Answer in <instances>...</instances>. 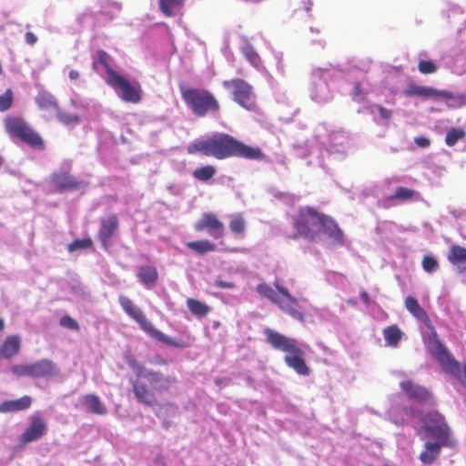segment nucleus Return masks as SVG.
Segmentation results:
<instances>
[{"mask_svg":"<svg viewBox=\"0 0 466 466\" xmlns=\"http://www.w3.org/2000/svg\"><path fill=\"white\" fill-rule=\"evenodd\" d=\"M188 154H201L222 160L229 157H242L250 160H262L265 154L258 147H250L226 133H214L205 139L190 143Z\"/></svg>","mask_w":466,"mask_h":466,"instance_id":"f257e3e1","label":"nucleus"},{"mask_svg":"<svg viewBox=\"0 0 466 466\" xmlns=\"http://www.w3.org/2000/svg\"><path fill=\"white\" fill-rule=\"evenodd\" d=\"M136 377L130 379L132 391L136 400L147 407L157 404L156 393L167 392L177 382L175 376H166L159 370L147 369L134 361L130 364Z\"/></svg>","mask_w":466,"mask_h":466,"instance_id":"f03ea898","label":"nucleus"},{"mask_svg":"<svg viewBox=\"0 0 466 466\" xmlns=\"http://www.w3.org/2000/svg\"><path fill=\"white\" fill-rule=\"evenodd\" d=\"M406 309L419 321L422 322L431 329L428 336L430 342V351L441 366L442 370L453 375L456 379L466 380V366L457 361L447 348L438 338V334L432 325V322L425 309L419 304L416 298L412 296L406 297L404 300Z\"/></svg>","mask_w":466,"mask_h":466,"instance_id":"7ed1b4c3","label":"nucleus"},{"mask_svg":"<svg viewBox=\"0 0 466 466\" xmlns=\"http://www.w3.org/2000/svg\"><path fill=\"white\" fill-rule=\"evenodd\" d=\"M264 334L267 342L278 350L286 352L285 363L299 375L309 376L310 370L306 364L304 351L298 346L295 339L288 338L271 329H265Z\"/></svg>","mask_w":466,"mask_h":466,"instance_id":"20e7f679","label":"nucleus"},{"mask_svg":"<svg viewBox=\"0 0 466 466\" xmlns=\"http://www.w3.org/2000/svg\"><path fill=\"white\" fill-rule=\"evenodd\" d=\"M179 91L184 103L194 116L205 117L208 114H219L220 104L215 95L208 89L180 85Z\"/></svg>","mask_w":466,"mask_h":466,"instance_id":"39448f33","label":"nucleus"},{"mask_svg":"<svg viewBox=\"0 0 466 466\" xmlns=\"http://www.w3.org/2000/svg\"><path fill=\"white\" fill-rule=\"evenodd\" d=\"M118 302L124 311L133 319L140 327V329L148 334L150 337L156 339L157 340L171 347L185 349L188 346L183 340H176L167 335H165L160 330L157 329L153 324L147 319L146 315L143 311L137 307L133 301L126 296H119Z\"/></svg>","mask_w":466,"mask_h":466,"instance_id":"423d86ee","label":"nucleus"},{"mask_svg":"<svg viewBox=\"0 0 466 466\" xmlns=\"http://www.w3.org/2000/svg\"><path fill=\"white\" fill-rule=\"evenodd\" d=\"M277 291H275L269 285L260 283L257 286L256 289L259 295L267 298L272 303L276 304L282 311L292 317L293 319L304 321V314L299 310V302L296 298L290 295L286 288L275 283Z\"/></svg>","mask_w":466,"mask_h":466,"instance_id":"0eeeda50","label":"nucleus"},{"mask_svg":"<svg viewBox=\"0 0 466 466\" xmlns=\"http://www.w3.org/2000/svg\"><path fill=\"white\" fill-rule=\"evenodd\" d=\"M321 214L312 207L300 208L292 218L293 227L296 229L292 238L302 237L309 241H317L319 238L318 228Z\"/></svg>","mask_w":466,"mask_h":466,"instance_id":"6e6552de","label":"nucleus"},{"mask_svg":"<svg viewBox=\"0 0 466 466\" xmlns=\"http://www.w3.org/2000/svg\"><path fill=\"white\" fill-rule=\"evenodd\" d=\"M5 131L11 136L19 138L33 149L44 150V139L25 119L17 116H7L5 119Z\"/></svg>","mask_w":466,"mask_h":466,"instance_id":"1a4fd4ad","label":"nucleus"},{"mask_svg":"<svg viewBox=\"0 0 466 466\" xmlns=\"http://www.w3.org/2000/svg\"><path fill=\"white\" fill-rule=\"evenodd\" d=\"M422 428L429 437L442 441L448 448H453L456 441L451 437V431L444 417L437 412H429L421 418Z\"/></svg>","mask_w":466,"mask_h":466,"instance_id":"9d476101","label":"nucleus"},{"mask_svg":"<svg viewBox=\"0 0 466 466\" xmlns=\"http://www.w3.org/2000/svg\"><path fill=\"white\" fill-rule=\"evenodd\" d=\"M222 86L229 92L232 99L240 106L252 110L255 106L252 86L242 78L224 80Z\"/></svg>","mask_w":466,"mask_h":466,"instance_id":"9b49d317","label":"nucleus"},{"mask_svg":"<svg viewBox=\"0 0 466 466\" xmlns=\"http://www.w3.org/2000/svg\"><path fill=\"white\" fill-rule=\"evenodd\" d=\"M113 77L106 78V83L115 89L118 96L127 103L137 104L142 99V89L138 83L131 84L124 76L113 74Z\"/></svg>","mask_w":466,"mask_h":466,"instance_id":"f8f14e48","label":"nucleus"},{"mask_svg":"<svg viewBox=\"0 0 466 466\" xmlns=\"http://www.w3.org/2000/svg\"><path fill=\"white\" fill-rule=\"evenodd\" d=\"M47 431L46 420L39 415L30 417V424L19 436L18 441L21 447L42 439Z\"/></svg>","mask_w":466,"mask_h":466,"instance_id":"ddd939ff","label":"nucleus"},{"mask_svg":"<svg viewBox=\"0 0 466 466\" xmlns=\"http://www.w3.org/2000/svg\"><path fill=\"white\" fill-rule=\"evenodd\" d=\"M118 228L119 219L116 214L111 213L101 218L97 238L104 249L107 250L109 248L111 238L114 237Z\"/></svg>","mask_w":466,"mask_h":466,"instance_id":"4468645a","label":"nucleus"},{"mask_svg":"<svg viewBox=\"0 0 466 466\" xmlns=\"http://www.w3.org/2000/svg\"><path fill=\"white\" fill-rule=\"evenodd\" d=\"M318 230H319V234L323 233L326 235L333 244L339 246L343 245V231L331 217L322 213Z\"/></svg>","mask_w":466,"mask_h":466,"instance_id":"2eb2a0df","label":"nucleus"},{"mask_svg":"<svg viewBox=\"0 0 466 466\" xmlns=\"http://www.w3.org/2000/svg\"><path fill=\"white\" fill-rule=\"evenodd\" d=\"M197 231L208 229L209 234L216 239L221 238L225 235L223 223L212 213H205L201 219L195 225Z\"/></svg>","mask_w":466,"mask_h":466,"instance_id":"dca6fc26","label":"nucleus"},{"mask_svg":"<svg viewBox=\"0 0 466 466\" xmlns=\"http://www.w3.org/2000/svg\"><path fill=\"white\" fill-rule=\"evenodd\" d=\"M51 183L58 192L73 191L82 187V182L76 180L68 173H54L51 176Z\"/></svg>","mask_w":466,"mask_h":466,"instance_id":"f3484780","label":"nucleus"},{"mask_svg":"<svg viewBox=\"0 0 466 466\" xmlns=\"http://www.w3.org/2000/svg\"><path fill=\"white\" fill-rule=\"evenodd\" d=\"M21 349L19 335H8L0 345V359L10 360L16 356Z\"/></svg>","mask_w":466,"mask_h":466,"instance_id":"a211bd4d","label":"nucleus"},{"mask_svg":"<svg viewBox=\"0 0 466 466\" xmlns=\"http://www.w3.org/2000/svg\"><path fill=\"white\" fill-rule=\"evenodd\" d=\"M80 402L86 411L94 415H106L107 408L100 398L96 394H86L81 397Z\"/></svg>","mask_w":466,"mask_h":466,"instance_id":"6ab92c4d","label":"nucleus"},{"mask_svg":"<svg viewBox=\"0 0 466 466\" xmlns=\"http://www.w3.org/2000/svg\"><path fill=\"white\" fill-rule=\"evenodd\" d=\"M56 365L50 360H40L32 363V378H47L58 373Z\"/></svg>","mask_w":466,"mask_h":466,"instance_id":"aec40b11","label":"nucleus"},{"mask_svg":"<svg viewBox=\"0 0 466 466\" xmlns=\"http://www.w3.org/2000/svg\"><path fill=\"white\" fill-rule=\"evenodd\" d=\"M402 391L410 398L420 402L427 401L431 398L430 392L423 387L415 384L411 380L400 383Z\"/></svg>","mask_w":466,"mask_h":466,"instance_id":"412c9836","label":"nucleus"},{"mask_svg":"<svg viewBox=\"0 0 466 466\" xmlns=\"http://www.w3.org/2000/svg\"><path fill=\"white\" fill-rule=\"evenodd\" d=\"M37 107L46 112H56L59 104L56 96L47 90H40L35 97Z\"/></svg>","mask_w":466,"mask_h":466,"instance_id":"4be33fe9","label":"nucleus"},{"mask_svg":"<svg viewBox=\"0 0 466 466\" xmlns=\"http://www.w3.org/2000/svg\"><path fill=\"white\" fill-rule=\"evenodd\" d=\"M442 447H448V445L442 444V441H439L436 442L427 441L424 445V450L420 454V461L423 464H432L439 457Z\"/></svg>","mask_w":466,"mask_h":466,"instance_id":"5701e85b","label":"nucleus"},{"mask_svg":"<svg viewBox=\"0 0 466 466\" xmlns=\"http://www.w3.org/2000/svg\"><path fill=\"white\" fill-rule=\"evenodd\" d=\"M32 404L31 397L25 395L17 400H11L3 401L0 404V412L7 413V412H16L20 410H25L30 408Z\"/></svg>","mask_w":466,"mask_h":466,"instance_id":"b1692460","label":"nucleus"},{"mask_svg":"<svg viewBox=\"0 0 466 466\" xmlns=\"http://www.w3.org/2000/svg\"><path fill=\"white\" fill-rule=\"evenodd\" d=\"M137 278L148 289L152 288L158 279V272L154 266H142L138 268Z\"/></svg>","mask_w":466,"mask_h":466,"instance_id":"393cba45","label":"nucleus"},{"mask_svg":"<svg viewBox=\"0 0 466 466\" xmlns=\"http://www.w3.org/2000/svg\"><path fill=\"white\" fill-rule=\"evenodd\" d=\"M441 90L431 86L410 85L406 90L405 95L409 96H420L424 98L439 97Z\"/></svg>","mask_w":466,"mask_h":466,"instance_id":"a878e982","label":"nucleus"},{"mask_svg":"<svg viewBox=\"0 0 466 466\" xmlns=\"http://www.w3.org/2000/svg\"><path fill=\"white\" fill-rule=\"evenodd\" d=\"M439 98L445 99L447 106L450 108H460L466 105L465 95L453 94L447 90H441Z\"/></svg>","mask_w":466,"mask_h":466,"instance_id":"bb28decb","label":"nucleus"},{"mask_svg":"<svg viewBox=\"0 0 466 466\" xmlns=\"http://www.w3.org/2000/svg\"><path fill=\"white\" fill-rule=\"evenodd\" d=\"M447 258L453 265L466 264V248L452 245L450 248Z\"/></svg>","mask_w":466,"mask_h":466,"instance_id":"cd10ccee","label":"nucleus"},{"mask_svg":"<svg viewBox=\"0 0 466 466\" xmlns=\"http://www.w3.org/2000/svg\"><path fill=\"white\" fill-rule=\"evenodd\" d=\"M185 0H158V7L162 14L167 17L175 15V11L181 8Z\"/></svg>","mask_w":466,"mask_h":466,"instance_id":"c85d7f7f","label":"nucleus"},{"mask_svg":"<svg viewBox=\"0 0 466 466\" xmlns=\"http://www.w3.org/2000/svg\"><path fill=\"white\" fill-rule=\"evenodd\" d=\"M186 246L195 251L198 254H205L208 252H213L216 250L217 247L214 243L208 239L190 241L186 244Z\"/></svg>","mask_w":466,"mask_h":466,"instance_id":"c756f323","label":"nucleus"},{"mask_svg":"<svg viewBox=\"0 0 466 466\" xmlns=\"http://www.w3.org/2000/svg\"><path fill=\"white\" fill-rule=\"evenodd\" d=\"M187 306L189 311L198 318L206 317L210 311V308L206 303L196 299H187Z\"/></svg>","mask_w":466,"mask_h":466,"instance_id":"7c9ffc66","label":"nucleus"},{"mask_svg":"<svg viewBox=\"0 0 466 466\" xmlns=\"http://www.w3.org/2000/svg\"><path fill=\"white\" fill-rule=\"evenodd\" d=\"M96 58L97 61H94L92 64V67L94 70H97V64H100L103 66L106 71L107 77L111 78L113 77V74H117L111 66H110V56L104 50H98L96 52Z\"/></svg>","mask_w":466,"mask_h":466,"instance_id":"2f4dec72","label":"nucleus"},{"mask_svg":"<svg viewBox=\"0 0 466 466\" xmlns=\"http://www.w3.org/2000/svg\"><path fill=\"white\" fill-rule=\"evenodd\" d=\"M385 341L388 345L396 347L401 339V331L398 326L392 325L383 330Z\"/></svg>","mask_w":466,"mask_h":466,"instance_id":"473e14b6","label":"nucleus"},{"mask_svg":"<svg viewBox=\"0 0 466 466\" xmlns=\"http://www.w3.org/2000/svg\"><path fill=\"white\" fill-rule=\"evenodd\" d=\"M56 113L59 122H61L65 126H76L80 123L81 118L76 114L64 111L60 107Z\"/></svg>","mask_w":466,"mask_h":466,"instance_id":"72a5a7b5","label":"nucleus"},{"mask_svg":"<svg viewBox=\"0 0 466 466\" xmlns=\"http://www.w3.org/2000/svg\"><path fill=\"white\" fill-rule=\"evenodd\" d=\"M419 193L413 189L399 187H397L395 193L390 197V200L398 199L400 201H408L411 200L416 197H419Z\"/></svg>","mask_w":466,"mask_h":466,"instance_id":"f704fd0d","label":"nucleus"},{"mask_svg":"<svg viewBox=\"0 0 466 466\" xmlns=\"http://www.w3.org/2000/svg\"><path fill=\"white\" fill-rule=\"evenodd\" d=\"M230 230L239 236L244 237L246 231V221L241 214L235 215L229 222Z\"/></svg>","mask_w":466,"mask_h":466,"instance_id":"c9c22d12","label":"nucleus"},{"mask_svg":"<svg viewBox=\"0 0 466 466\" xmlns=\"http://www.w3.org/2000/svg\"><path fill=\"white\" fill-rule=\"evenodd\" d=\"M216 172L217 170L213 166L207 165L195 169L193 177L199 181H208L215 176Z\"/></svg>","mask_w":466,"mask_h":466,"instance_id":"e433bc0d","label":"nucleus"},{"mask_svg":"<svg viewBox=\"0 0 466 466\" xmlns=\"http://www.w3.org/2000/svg\"><path fill=\"white\" fill-rule=\"evenodd\" d=\"M466 136L465 131L462 128H451L446 134L445 143L449 147H453L460 139H462Z\"/></svg>","mask_w":466,"mask_h":466,"instance_id":"4c0bfd02","label":"nucleus"},{"mask_svg":"<svg viewBox=\"0 0 466 466\" xmlns=\"http://www.w3.org/2000/svg\"><path fill=\"white\" fill-rule=\"evenodd\" d=\"M242 53L246 59L255 67H258L261 64V59L257 51L251 46H246L242 49Z\"/></svg>","mask_w":466,"mask_h":466,"instance_id":"58836bf2","label":"nucleus"},{"mask_svg":"<svg viewBox=\"0 0 466 466\" xmlns=\"http://www.w3.org/2000/svg\"><path fill=\"white\" fill-rule=\"evenodd\" d=\"M92 246H93V241L89 238H82V239H76V240L72 241L67 246V250L69 252H74V251H76L77 249H87V248H90Z\"/></svg>","mask_w":466,"mask_h":466,"instance_id":"ea45409f","label":"nucleus"},{"mask_svg":"<svg viewBox=\"0 0 466 466\" xmlns=\"http://www.w3.org/2000/svg\"><path fill=\"white\" fill-rule=\"evenodd\" d=\"M14 102V95L11 89H7L3 95L0 96V111L5 112L8 110Z\"/></svg>","mask_w":466,"mask_h":466,"instance_id":"a19ab883","label":"nucleus"},{"mask_svg":"<svg viewBox=\"0 0 466 466\" xmlns=\"http://www.w3.org/2000/svg\"><path fill=\"white\" fill-rule=\"evenodd\" d=\"M419 71L423 75L434 74L438 66L431 60H420L418 64Z\"/></svg>","mask_w":466,"mask_h":466,"instance_id":"79ce46f5","label":"nucleus"},{"mask_svg":"<svg viewBox=\"0 0 466 466\" xmlns=\"http://www.w3.org/2000/svg\"><path fill=\"white\" fill-rule=\"evenodd\" d=\"M11 370L17 377H32V363L14 365Z\"/></svg>","mask_w":466,"mask_h":466,"instance_id":"37998d69","label":"nucleus"},{"mask_svg":"<svg viewBox=\"0 0 466 466\" xmlns=\"http://www.w3.org/2000/svg\"><path fill=\"white\" fill-rule=\"evenodd\" d=\"M439 267L437 259L430 255L424 256L422 259V268L423 269L428 272L431 273L435 271Z\"/></svg>","mask_w":466,"mask_h":466,"instance_id":"c03bdc74","label":"nucleus"},{"mask_svg":"<svg viewBox=\"0 0 466 466\" xmlns=\"http://www.w3.org/2000/svg\"><path fill=\"white\" fill-rule=\"evenodd\" d=\"M59 324L62 327L66 328L71 330H79L80 329V327H79V324L77 323V321L68 315H65L64 317H62L59 320Z\"/></svg>","mask_w":466,"mask_h":466,"instance_id":"a18cd8bd","label":"nucleus"},{"mask_svg":"<svg viewBox=\"0 0 466 466\" xmlns=\"http://www.w3.org/2000/svg\"><path fill=\"white\" fill-rule=\"evenodd\" d=\"M352 96H353V99L357 100V101H363L365 99L362 86L360 82H356L354 84Z\"/></svg>","mask_w":466,"mask_h":466,"instance_id":"49530a36","label":"nucleus"},{"mask_svg":"<svg viewBox=\"0 0 466 466\" xmlns=\"http://www.w3.org/2000/svg\"><path fill=\"white\" fill-rule=\"evenodd\" d=\"M377 109L379 111V114H380V116L382 118V119H385V120H390V117H391V111L387 109L386 107L382 106H377Z\"/></svg>","mask_w":466,"mask_h":466,"instance_id":"de8ad7c7","label":"nucleus"},{"mask_svg":"<svg viewBox=\"0 0 466 466\" xmlns=\"http://www.w3.org/2000/svg\"><path fill=\"white\" fill-rule=\"evenodd\" d=\"M414 142L420 147H428L431 144L430 139L424 137H415Z\"/></svg>","mask_w":466,"mask_h":466,"instance_id":"09e8293b","label":"nucleus"},{"mask_svg":"<svg viewBox=\"0 0 466 466\" xmlns=\"http://www.w3.org/2000/svg\"><path fill=\"white\" fill-rule=\"evenodd\" d=\"M215 286L219 289H233L235 287V284L233 282L217 279L215 282Z\"/></svg>","mask_w":466,"mask_h":466,"instance_id":"8fccbe9b","label":"nucleus"},{"mask_svg":"<svg viewBox=\"0 0 466 466\" xmlns=\"http://www.w3.org/2000/svg\"><path fill=\"white\" fill-rule=\"evenodd\" d=\"M25 42L30 46H33L37 42L36 35L32 32H27L25 35Z\"/></svg>","mask_w":466,"mask_h":466,"instance_id":"3c124183","label":"nucleus"},{"mask_svg":"<svg viewBox=\"0 0 466 466\" xmlns=\"http://www.w3.org/2000/svg\"><path fill=\"white\" fill-rule=\"evenodd\" d=\"M361 300L365 303V305H370V299L367 291L363 290L360 294Z\"/></svg>","mask_w":466,"mask_h":466,"instance_id":"603ef678","label":"nucleus"},{"mask_svg":"<svg viewBox=\"0 0 466 466\" xmlns=\"http://www.w3.org/2000/svg\"><path fill=\"white\" fill-rule=\"evenodd\" d=\"M153 364L159 365V366H166L167 364V360L161 357L156 358L153 361Z\"/></svg>","mask_w":466,"mask_h":466,"instance_id":"864d4df0","label":"nucleus"},{"mask_svg":"<svg viewBox=\"0 0 466 466\" xmlns=\"http://www.w3.org/2000/svg\"><path fill=\"white\" fill-rule=\"evenodd\" d=\"M79 76H80V74H79V72H78V71H76V70H74V69H73V70H71V71L69 72V78H70L71 80H77V79L79 78Z\"/></svg>","mask_w":466,"mask_h":466,"instance_id":"5fc2aeb1","label":"nucleus"},{"mask_svg":"<svg viewBox=\"0 0 466 466\" xmlns=\"http://www.w3.org/2000/svg\"><path fill=\"white\" fill-rule=\"evenodd\" d=\"M5 329V321L0 318V331L4 330Z\"/></svg>","mask_w":466,"mask_h":466,"instance_id":"6e6d98bb","label":"nucleus"},{"mask_svg":"<svg viewBox=\"0 0 466 466\" xmlns=\"http://www.w3.org/2000/svg\"><path fill=\"white\" fill-rule=\"evenodd\" d=\"M394 422L398 425H402L404 424V420H399L397 418L394 419Z\"/></svg>","mask_w":466,"mask_h":466,"instance_id":"4d7b16f0","label":"nucleus"},{"mask_svg":"<svg viewBox=\"0 0 466 466\" xmlns=\"http://www.w3.org/2000/svg\"><path fill=\"white\" fill-rule=\"evenodd\" d=\"M310 9H311V3H309L308 5L305 6V10L307 12H309V11H310Z\"/></svg>","mask_w":466,"mask_h":466,"instance_id":"13d9d810","label":"nucleus"},{"mask_svg":"<svg viewBox=\"0 0 466 466\" xmlns=\"http://www.w3.org/2000/svg\"><path fill=\"white\" fill-rule=\"evenodd\" d=\"M403 410L406 414L410 413L412 411V410L409 408H405Z\"/></svg>","mask_w":466,"mask_h":466,"instance_id":"bf43d9fd","label":"nucleus"},{"mask_svg":"<svg viewBox=\"0 0 466 466\" xmlns=\"http://www.w3.org/2000/svg\"><path fill=\"white\" fill-rule=\"evenodd\" d=\"M462 385H465L466 386V380H459L457 379Z\"/></svg>","mask_w":466,"mask_h":466,"instance_id":"052dcab7","label":"nucleus"},{"mask_svg":"<svg viewBox=\"0 0 466 466\" xmlns=\"http://www.w3.org/2000/svg\"><path fill=\"white\" fill-rule=\"evenodd\" d=\"M384 466H390V465H389V464H385Z\"/></svg>","mask_w":466,"mask_h":466,"instance_id":"680f3d73","label":"nucleus"}]
</instances>
